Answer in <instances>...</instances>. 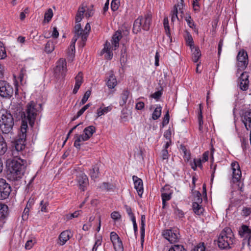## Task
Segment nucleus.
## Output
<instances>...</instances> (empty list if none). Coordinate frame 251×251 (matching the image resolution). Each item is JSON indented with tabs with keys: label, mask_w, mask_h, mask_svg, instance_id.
<instances>
[{
	"label": "nucleus",
	"mask_w": 251,
	"mask_h": 251,
	"mask_svg": "<svg viewBox=\"0 0 251 251\" xmlns=\"http://www.w3.org/2000/svg\"><path fill=\"white\" fill-rule=\"evenodd\" d=\"M26 163L25 160L20 158L8 159L7 166L9 171L8 179L15 181L22 178L26 169Z\"/></svg>",
	"instance_id": "nucleus-1"
},
{
	"label": "nucleus",
	"mask_w": 251,
	"mask_h": 251,
	"mask_svg": "<svg viewBox=\"0 0 251 251\" xmlns=\"http://www.w3.org/2000/svg\"><path fill=\"white\" fill-rule=\"evenodd\" d=\"M235 242V239L231 229L228 227L224 228L218 238L219 248L223 250H228L232 247Z\"/></svg>",
	"instance_id": "nucleus-2"
},
{
	"label": "nucleus",
	"mask_w": 251,
	"mask_h": 251,
	"mask_svg": "<svg viewBox=\"0 0 251 251\" xmlns=\"http://www.w3.org/2000/svg\"><path fill=\"white\" fill-rule=\"evenodd\" d=\"M85 12V9L83 5L80 6L77 11L75 16V25L74 27V32L76 34H79V32L80 34H82V40L84 42L87 40L89 32L91 29V27L89 23H87L84 29H82L80 24V21L84 17V15Z\"/></svg>",
	"instance_id": "nucleus-3"
},
{
	"label": "nucleus",
	"mask_w": 251,
	"mask_h": 251,
	"mask_svg": "<svg viewBox=\"0 0 251 251\" xmlns=\"http://www.w3.org/2000/svg\"><path fill=\"white\" fill-rule=\"evenodd\" d=\"M14 124V118L10 111L6 109L0 110V128L2 133L10 132Z\"/></svg>",
	"instance_id": "nucleus-4"
},
{
	"label": "nucleus",
	"mask_w": 251,
	"mask_h": 251,
	"mask_svg": "<svg viewBox=\"0 0 251 251\" xmlns=\"http://www.w3.org/2000/svg\"><path fill=\"white\" fill-rule=\"evenodd\" d=\"M152 17L151 13L149 12L145 15L144 19L142 17H138L134 21L133 32L135 34H137L141 31V28L146 31L149 30L151 23Z\"/></svg>",
	"instance_id": "nucleus-5"
},
{
	"label": "nucleus",
	"mask_w": 251,
	"mask_h": 251,
	"mask_svg": "<svg viewBox=\"0 0 251 251\" xmlns=\"http://www.w3.org/2000/svg\"><path fill=\"white\" fill-rule=\"evenodd\" d=\"M41 109V105L34 101H30L26 105L25 112L24 113V117H26L29 125L33 126L37 115Z\"/></svg>",
	"instance_id": "nucleus-6"
},
{
	"label": "nucleus",
	"mask_w": 251,
	"mask_h": 251,
	"mask_svg": "<svg viewBox=\"0 0 251 251\" xmlns=\"http://www.w3.org/2000/svg\"><path fill=\"white\" fill-rule=\"evenodd\" d=\"M13 86L5 81L0 80V96L6 99L10 98L13 94Z\"/></svg>",
	"instance_id": "nucleus-7"
},
{
	"label": "nucleus",
	"mask_w": 251,
	"mask_h": 251,
	"mask_svg": "<svg viewBox=\"0 0 251 251\" xmlns=\"http://www.w3.org/2000/svg\"><path fill=\"white\" fill-rule=\"evenodd\" d=\"M67 71V63L65 59L60 58L57 62L54 69V75L57 78H64Z\"/></svg>",
	"instance_id": "nucleus-8"
},
{
	"label": "nucleus",
	"mask_w": 251,
	"mask_h": 251,
	"mask_svg": "<svg viewBox=\"0 0 251 251\" xmlns=\"http://www.w3.org/2000/svg\"><path fill=\"white\" fill-rule=\"evenodd\" d=\"M76 181L79 189L84 191L89 184L88 177L85 173L81 171L77 172Z\"/></svg>",
	"instance_id": "nucleus-9"
},
{
	"label": "nucleus",
	"mask_w": 251,
	"mask_h": 251,
	"mask_svg": "<svg viewBox=\"0 0 251 251\" xmlns=\"http://www.w3.org/2000/svg\"><path fill=\"white\" fill-rule=\"evenodd\" d=\"M163 237L170 243L176 242L178 240V234L177 229H166L162 233Z\"/></svg>",
	"instance_id": "nucleus-10"
},
{
	"label": "nucleus",
	"mask_w": 251,
	"mask_h": 251,
	"mask_svg": "<svg viewBox=\"0 0 251 251\" xmlns=\"http://www.w3.org/2000/svg\"><path fill=\"white\" fill-rule=\"evenodd\" d=\"M238 66L240 70L245 69L249 62L248 56L246 51L244 50L240 51L237 56Z\"/></svg>",
	"instance_id": "nucleus-11"
},
{
	"label": "nucleus",
	"mask_w": 251,
	"mask_h": 251,
	"mask_svg": "<svg viewBox=\"0 0 251 251\" xmlns=\"http://www.w3.org/2000/svg\"><path fill=\"white\" fill-rule=\"evenodd\" d=\"M11 192V187L6 183V180L0 178V200H4L8 198Z\"/></svg>",
	"instance_id": "nucleus-12"
},
{
	"label": "nucleus",
	"mask_w": 251,
	"mask_h": 251,
	"mask_svg": "<svg viewBox=\"0 0 251 251\" xmlns=\"http://www.w3.org/2000/svg\"><path fill=\"white\" fill-rule=\"evenodd\" d=\"M75 36L72 39L71 43V45L69 48V51L68 52V55L69 57V59L72 61L73 60V58L75 56V43L76 41H77V39L78 38H81V40H82V34H80V33L79 34H76L75 32ZM82 46H84L85 45V42L86 41H82Z\"/></svg>",
	"instance_id": "nucleus-13"
},
{
	"label": "nucleus",
	"mask_w": 251,
	"mask_h": 251,
	"mask_svg": "<svg viewBox=\"0 0 251 251\" xmlns=\"http://www.w3.org/2000/svg\"><path fill=\"white\" fill-rule=\"evenodd\" d=\"M249 75L247 72H243L240 77V83L239 87L242 91H246L249 86Z\"/></svg>",
	"instance_id": "nucleus-14"
},
{
	"label": "nucleus",
	"mask_w": 251,
	"mask_h": 251,
	"mask_svg": "<svg viewBox=\"0 0 251 251\" xmlns=\"http://www.w3.org/2000/svg\"><path fill=\"white\" fill-rule=\"evenodd\" d=\"M231 168L232 170L233 181L239 182L241 176V171L240 169L239 165L237 162L231 163Z\"/></svg>",
	"instance_id": "nucleus-15"
},
{
	"label": "nucleus",
	"mask_w": 251,
	"mask_h": 251,
	"mask_svg": "<svg viewBox=\"0 0 251 251\" xmlns=\"http://www.w3.org/2000/svg\"><path fill=\"white\" fill-rule=\"evenodd\" d=\"M72 236L71 231L69 230L62 232L58 237V244L60 246L64 245Z\"/></svg>",
	"instance_id": "nucleus-16"
},
{
	"label": "nucleus",
	"mask_w": 251,
	"mask_h": 251,
	"mask_svg": "<svg viewBox=\"0 0 251 251\" xmlns=\"http://www.w3.org/2000/svg\"><path fill=\"white\" fill-rule=\"evenodd\" d=\"M132 179L134 181V188L136 189L138 195L141 197L144 191L142 180L135 176H132Z\"/></svg>",
	"instance_id": "nucleus-17"
},
{
	"label": "nucleus",
	"mask_w": 251,
	"mask_h": 251,
	"mask_svg": "<svg viewBox=\"0 0 251 251\" xmlns=\"http://www.w3.org/2000/svg\"><path fill=\"white\" fill-rule=\"evenodd\" d=\"M242 121L247 130L251 129V109L246 111L242 117Z\"/></svg>",
	"instance_id": "nucleus-18"
},
{
	"label": "nucleus",
	"mask_w": 251,
	"mask_h": 251,
	"mask_svg": "<svg viewBox=\"0 0 251 251\" xmlns=\"http://www.w3.org/2000/svg\"><path fill=\"white\" fill-rule=\"evenodd\" d=\"M238 233L243 239H251V229L246 225H242L239 228Z\"/></svg>",
	"instance_id": "nucleus-19"
},
{
	"label": "nucleus",
	"mask_w": 251,
	"mask_h": 251,
	"mask_svg": "<svg viewBox=\"0 0 251 251\" xmlns=\"http://www.w3.org/2000/svg\"><path fill=\"white\" fill-rule=\"evenodd\" d=\"M121 31H117L113 35L112 39V50H116L119 46V41L122 38Z\"/></svg>",
	"instance_id": "nucleus-20"
},
{
	"label": "nucleus",
	"mask_w": 251,
	"mask_h": 251,
	"mask_svg": "<svg viewBox=\"0 0 251 251\" xmlns=\"http://www.w3.org/2000/svg\"><path fill=\"white\" fill-rule=\"evenodd\" d=\"M75 83L73 91V93L74 94H75L77 92L83 82V74L81 72H79L75 76Z\"/></svg>",
	"instance_id": "nucleus-21"
},
{
	"label": "nucleus",
	"mask_w": 251,
	"mask_h": 251,
	"mask_svg": "<svg viewBox=\"0 0 251 251\" xmlns=\"http://www.w3.org/2000/svg\"><path fill=\"white\" fill-rule=\"evenodd\" d=\"M74 146L77 149H80L81 143L88 140L84 134H76L74 137Z\"/></svg>",
	"instance_id": "nucleus-22"
},
{
	"label": "nucleus",
	"mask_w": 251,
	"mask_h": 251,
	"mask_svg": "<svg viewBox=\"0 0 251 251\" xmlns=\"http://www.w3.org/2000/svg\"><path fill=\"white\" fill-rule=\"evenodd\" d=\"M117 79L113 72H111L107 78L106 85L109 89H113L117 85Z\"/></svg>",
	"instance_id": "nucleus-23"
},
{
	"label": "nucleus",
	"mask_w": 251,
	"mask_h": 251,
	"mask_svg": "<svg viewBox=\"0 0 251 251\" xmlns=\"http://www.w3.org/2000/svg\"><path fill=\"white\" fill-rule=\"evenodd\" d=\"M8 207L6 205L0 203V222H2L8 214Z\"/></svg>",
	"instance_id": "nucleus-24"
},
{
	"label": "nucleus",
	"mask_w": 251,
	"mask_h": 251,
	"mask_svg": "<svg viewBox=\"0 0 251 251\" xmlns=\"http://www.w3.org/2000/svg\"><path fill=\"white\" fill-rule=\"evenodd\" d=\"M25 138L21 136L20 140L16 141L15 144V150L16 152L22 151L25 148Z\"/></svg>",
	"instance_id": "nucleus-25"
},
{
	"label": "nucleus",
	"mask_w": 251,
	"mask_h": 251,
	"mask_svg": "<svg viewBox=\"0 0 251 251\" xmlns=\"http://www.w3.org/2000/svg\"><path fill=\"white\" fill-rule=\"evenodd\" d=\"M103 106H104V104L102 103V105L97 109V115L98 117L107 113L111 111L112 109L111 106H108L107 107H103Z\"/></svg>",
	"instance_id": "nucleus-26"
},
{
	"label": "nucleus",
	"mask_w": 251,
	"mask_h": 251,
	"mask_svg": "<svg viewBox=\"0 0 251 251\" xmlns=\"http://www.w3.org/2000/svg\"><path fill=\"white\" fill-rule=\"evenodd\" d=\"M27 122H28L27 119L26 117H22V125L21 127V131L22 132L21 136L23 138H25L26 129L28 127Z\"/></svg>",
	"instance_id": "nucleus-27"
},
{
	"label": "nucleus",
	"mask_w": 251,
	"mask_h": 251,
	"mask_svg": "<svg viewBox=\"0 0 251 251\" xmlns=\"http://www.w3.org/2000/svg\"><path fill=\"white\" fill-rule=\"evenodd\" d=\"M96 132V128L93 126H89L86 128H85L83 130V132L84 135L88 139L90 138V137L93 135V134Z\"/></svg>",
	"instance_id": "nucleus-28"
},
{
	"label": "nucleus",
	"mask_w": 251,
	"mask_h": 251,
	"mask_svg": "<svg viewBox=\"0 0 251 251\" xmlns=\"http://www.w3.org/2000/svg\"><path fill=\"white\" fill-rule=\"evenodd\" d=\"M192 53V60L194 62H197L199 60L200 56H201V53L200 52V50L198 48L195 47L194 48H192L191 49Z\"/></svg>",
	"instance_id": "nucleus-29"
},
{
	"label": "nucleus",
	"mask_w": 251,
	"mask_h": 251,
	"mask_svg": "<svg viewBox=\"0 0 251 251\" xmlns=\"http://www.w3.org/2000/svg\"><path fill=\"white\" fill-rule=\"evenodd\" d=\"M99 167L98 164H96L93 166L92 169L90 170V175L92 179H95L99 176Z\"/></svg>",
	"instance_id": "nucleus-30"
},
{
	"label": "nucleus",
	"mask_w": 251,
	"mask_h": 251,
	"mask_svg": "<svg viewBox=\"0 0 251 251\" xmlns=\"http://www.w3.org/2000/svg\"><path fill=\"white\" fill-rule=\"evenodd\" d=\"M102 51L106 53L107 55L106 57L107 59H111L112 58L113 53L111 51L110 44L108 42H106Z\"/></svg>",
	"instance_id": "nucleus-31"
},
{
	"label": "nucleus",
	"mask_w": 251,
	"mask_h": 251,
	"mask_svg": "<svg viewBox=\"0 0 251 251\" xmlns=\"http://www.w3.org/2000/svg\"><path fill=\"white\" fill-rule=\"evenodd\" d=\"M193 209L195 214L201 215L203 212L204 209L201 205V203H193Z\"/></svg>",
	"instance_id": "nucleus-32"
},
{
	"label": "nucleus",
	"mask_w": 251,
	"mask_h": 251,
	"mask_svg": "<svg viewBox=\"0 0 251 251\" xmlns=\"http://www.w3.org/2000/svg\"><path fill=\"white\" fill-rule=\"evenodd\" d=\"M7 150V144L3 137L0 135V155L4 154Z\"/></svg>",
	"instance_id": "nucleus-33"
},
{
	"label": "nucleus",
	"mask_w": 251,
	"mask_h": 251,
	"mask_svg": "<svg viewBox=\"0 0 251 251\" xmlns=\"http://www.w3.org/2000/svg\"><path fill=\"white\" fill-rule=\"evenodd\" d=\"M202 106L201 105V104H199V110L198 111V122H199V130L201 131L202 129V125L203 124V120H202V118H203V117H202Z\"/></svg>",
	"instance_id": "nucleus-34"
},
{
	"label": "nucleus",
	"mask_w": 251,
	"mask_h": 251,
	"mask_svg": "<svg viewBox=\"0 0 251 251\" xmlns=\"http://www.w3.org/2000/svg\"><path fill=\"white\" fill-rule=\"evenodd\" d=\"M185 39L186 41V43L188 46H190V48H194V41L193 40V38L189 32L186 31L185 35Z\"/></svg>",
	"instance_id": "nucleus-35"
},
{
	"label": "nucleus",
	"mask_w": 251,
	"mask_h": 251,
	"mask_svg": "<svg viewBox=\"0 0 251 251\" xmlns=\"http://www.w3.org/2000/svg\"><path fill=\"white\" fill-rule=\"evenodd\" d=\"M171 193L162 192L161 198L162 200L163 208H164L166 206V202L171 199Z\"/></svg>",
	"instance_id": "nucleus-36"
},
{
	"label": "nucleus",
	"mask_w": 251,
	"mask_h": 251,
	"mask_svg": "<svg viewBox=\"0 0 251 251\" xmlns=\"http://www.w3.org/2000/svg\"><path fill=\"white\" fill-rule=\"evenodd\" d=\"M54 50V45L53 42L49 40L45 45V51L47 53H51Z\"/></svg>",
	"instance_id": "nucleus-37"
},
{
	"label": "nucleus",
	"mask_w": 251,
	"mask_h": 251,
	"mask_svg": "<svg viewBox=\"0 0 251 251\" xmlns=\"http://www.w3.org/2000/svg\"><path fill=\"white\" fill-rule=\"evenodd\" d=\"M129 95V92L127 90H125L123 91L121 96V101H120V104L123 105L126 104L127 100L128 98V96Z\"/></svg>",
	"instance_id": "nucleus-38"
},
{
	"label": "nucleus",
	"mask_w": 251,
	"mask_h": 251,
	"mask_svg": "<svg viewBox=\"0 0 251 251\" xmlns=\"http://www.w3.org/2000/svg\"><path fill=\"white\" fill-rule=\"evenodd\" d=\"M162 107L160 106H157L153 111L152 114V118L155 120L158 119L161 114Z\"/></svg>",
	"instance_id": "nucleus-39"
},
{
	"label": "nucleus",
	"mask_w": 251,
	"mask_h": 251,
	"mask_svg": "<svg viewBox=\"0 0 251 251\" xmlns=\"http://www.w3.org/2000/svg\"><path fill=\"white\" fill-rule=\"evenodd\" d=\"M185 20L186 21L188 26L192 28H195L196 27V25L193 22V19H192L189 13L186 14V16L185 17Z\"/></svg>",
	"instance_id": "nucleus-40"
},
{
	"label": "nucleus",
	"mask_w": 251,
	"mask_h": 251,
	"mask_svg": "<svg viewBox=\"0 0 251 251\" xmlns=\"http://www.w3.org/2000/svg\"><path fill=\"white\" fill-rule=\"evenodd\" d=\"M163 25L166 35L169 37H170L171 33L170 31V26L169 25V21L168 17H165L164 18Z\"/></svg>",
	"instance_id": "nucleus-41"
},
{
	"label": "nucleus",
	"mask_w": 251,
	"mask_h": 251,
	"mask_svg": "<svg viewBox=\"0 0 251 251\" xmlns=\"http://www.w3.org/2000/svg\"><path fill=\"white\" fill-rule=\"evenodd\" d=\"M115 251H123L124 247L122 242L121 240L113 243Z\"/></svg>",
	"instance_id": "nucleus-42"
},
{
	"label": "nucleus",
	"mask_w": 251,
	"mask_h": 251,
	"mask_svg": "<svg viewBox=\"0 0 251 251\" xmlns=\"http://www.w3.org/2000/svg\"><path fill=\"white\" fill-rule=\"evenodd\" d=\"M141 226L140 227V233H141V245H143V243L144 241V237H145V221H141Z\"/></svg>",
	"instance_id": "nucleus-43"
},
{
	"label": "nucleus",
	"mask_w": 251,
	"mask_h": 251,
	"mask_svg": "<svg viewBox=\"0 0 251 251\" xmlns=\"http://www.w3.org/2000/svg\"><path fill=\"white\" fill-rule=\"evenodd\" d=\"M192 168L194 170H196L197 168L200 167L201 168H202V164H201V158L199 159H194V163L192 164Z\"/></svg>",
	"instance_id": "nucleus-44"
},
{
	"label": "nucleus",
	"mask_w": 251,
	"mask_h": 251,
	"mask_svg": "<svg viewBox=\"0 0 251 251\" xmlns=\"http://www.w3.org/2000/svg\"><path fill=\"white\" fill-rule=\"evenodd\" d=\"M53 16V12L51 8H49L45 13L44 21H47V22L50 21Z\"/></svg>",
	"instance_id": "nucleus-45"
},
{
	"label": "nucleus",
	"mask_w": 251,
	"mask_h": 251,
	"mask_svg": "<svg viewBox=\"0 0 251 251\" xmlns=\"http://www.w3.org/2000/svg\"><path fill=\"white\" fill-rule=\"evenodd\" d=\"M169 251H186V250L182 245H174L169 249Z\"/></svg>",
	"instance_id": "nucleus-46"
},
{
	"label": "nucleus",
	"mask_w": 251,
	"mask_h": 251,
	"mask_svg": "<svg viewBox=\"0 0 251 251\" xmlns=\"http://www.w3.org/2000/svg\"><path fill=\"white\" fill-rule=\"evenodd\" d=\"M194 198L193 202H196L197 203H201L202 200L201 196V194L199 191H196L194 192Z\"/></svg>",
	"instance_id": "nucleus-47"
},
{
	"label": "nucleus",
	"mask_w": 251,
	"mask_h": 251,
	"mask_svg": "<svg viewBox=\"0 0 251 251\" xmlns=\"http://www.w3.org/2000/svg\"><path fill=\"white\" fill-rule=\"evenodd\" d=\"M40 209L42 212H47V207L49 206V202L47 201L42 200L40 202Z\"/></svg>",
	"instance_id": "nucleus-48"
},
{
	"label": "nucleus",
	"mask_w": 251,
	"mask_h": 251,
	"mask_svg": "<svg viewBox=\"0 0 251 251\" xmlns=\"http://www.w3.org/2000/svg\"><path fill=\"white\" fill-rule=\"evenodd\" d=\"M206 248L203 243H200L195 246L192 251H206Z\"/></svg>",
	"instance_id": "nucleus-49"
},
{
	"label": "nucleus",
	"mask_w": 251,
	"mask_h": 251,
	"mask_svg": "<svg viewBox=\"0 0 251 251\" xmlns=\"http://www.w3.org/2000/svg\"><path fill=\"white\" fill-rule=\"evenodd\" d=\"M91 91L87 90L84 94L80 102V105H83L84 103H86V102L87 101L88 98L91 95Z\"/></svg>",
	"instance_id": "nucleus-50"
},
{
	"label": "nucleus",
	"mask_w": 251,
	"mask_h": 251,
	"mask_svg": "<svg viewBox=\"0 0 251 251\" xmlns=\"http://www.w3.org/2000/svg\"><path fill=\"white\" fill-rule=\"evenodd\" d=\"M183 3V0H180V1L174 6V9H176L177 10V12L179 11L181 14H183V11L182 10V9L184 6Z\"/></svg>",
	"instance_id": "nucleus-51"
},
{
	"label": "nucleus",
	"mask_w": 251,
	"mask_h": 251,
	"mask_svg": "<svg viewBox=\"0 0 251 251\" xmlns=\"http://www.w3.org/2000/svg\"><path fill=\"white\" fill-rule=\"evenodd\" d=\"M251 213V208L244 207L241 212V215L244 217H247Z\"/></svg>",
	"instance_id": "nucleus-52"
},
{
	"label": "nucleus",
	"mask_w": 251,
	"mask_h": 251,
	"mask_svg": "<svg viewBox=\"0 0 251 251\" xmlns=\"http://www.w3.org/2000/svg\"><path fill=\"white\" fill-rule=\"evenodd\" d=\"M110 240L112 243H114L120 240V239L117 233L113 231L110 233Z\"/></svg>",
	"instance_id": "nucleus-53"
},
{
	"label": "nucleus",
	"mask_w": 251,
	"mask_h": 251,
	"mask_svg": "<svg viewBox=\"0 0 251 251\" xmlns=\"http://www.w3.org/2000/svg\"><path fill=\"white\" fill-rule=\"evenodd\" d=\"M6 56V53L5 48L0 44V59H2Z\"/></svg>",
	"instance_id": "nucleus-54"
},
{
	"label": "nucleus",
	"mask_w": 251,
	"mask_h": 251,
	"mask_svg": "<svg viewBox=\"0 0 251 251\" xmlns=\"http://www.w3.org/2000/svg\"><path fill=\"white\" fill-rule=\"evenodd\" d=\"M169 119H170V116H169V112L167 111L163 118V120L162 121L163 126H165L169 123Z\"/></svg>",
	"instance_id": "nucleus-55"
},
{
	"label": "nucleus",
	"mask_w": 251,
	"mask_h": 251,
	"mask_svg": "<svg viewBox=\"0 0 251 251\" xmlns=\"http://www.w3.org/2000/svg\"><path fill=\"white\" fill-rule=\"evenodd\" d=\"M171 136H172V131L170 128L168 130H167L165 131L164 134V137L167 140H171Z\"/></svg>",
	"instance_id": "nucleus-56"
},
{
	"label": "nucleus",
	"mask_w": 251,
	"mask_h": 251,
	"mask_svg": "<svg viewBox=\"0 0 251 251\" xmlns=\"http://www.w3.org/2000/svg\"><path fill=\"white\" fill-rule=\"evenodd\" d=\"M111 217L114 220H118L121 217L120 214L117 211H114L111 214Z\"/></svg>",
	"instance_id": "nucleus-57"
},
{
	"label": "nucleus",
	"mask_w": 251,
	"mask_h": 251,
	"mask_svg": "<svg viewBox=\"0 0 251 251\" xmlns=\"http://www.w3.org/2000/svg\"><path fill=\"white\" fill-rule=\"evenodd\" d=\"M162 93L161 91H158L154 93L151 95V97L156 100H158L162 96Z\"/></svg>",
	"instance_id": "nucleus-58"
},
{
	"label": "nucleus",
	"mask_w": 251,
	"mask_h": 251,
	"mask_svg": "<svg viewBox=\"0 0 251 251\" xmlns=\"http://www.w3.org/2000/svg\"><path fill=\"white\" fill-rule=\"evenodd\" d=\"M111 8L113 11H116L118 9V0H112L111 3Z\"/></svg>",
	"instance_id": "nucleus-59"
},
{
	"label": "nucleus",
	"mask_w": 251,
	"mask_h": 251,
	"mask_svg": "<svg viewBox=\"0 0 251 251\" xmlns=\"http://www.w3.org/2000/svg\"><path fill=\"white\" fill-rule=\"evenodd\" d=\"M177 13H178V12H177V10L176 9H174L173 11H172V17H171V20H172V22H174V21H175L176 19L178 20V18L177 16Z\"/></svg>",
	"instance_id": "nucleus-60"
},
{
	"label": "nucleus",
	"mask_w": 251,
	"mask_h": 251,
	"mask_svg": "<svg viewBox=\"0 0 251 251\" xmlns=\"http://www.w3.org/2000/svg\"><path fill=\"white\" fill-rule=\"evenodd\" d=\"M80 212L81 211H75L73 213L67 215V219H72V218L77 217L78 215L80 214Z\"/></svg>",
	"instance_id": "nucleus-61"
},
{
	"label": "nucleus",
	"mask_w": 251,
	"mask_h": 251,
	"mask_svg": "<svg viewBox=\"0 0 251 251\" xmlns=\"http://www.w3.org/2000/svg\"><path fill=\"white\" fill-rule=\"evenodd\" d=\"M161 157L163 160L167 159L169 157V153L168 150L163 149L161 151Z\"/></svg>",
	"instance_id": "nucleus-62"
},
{
	"label": "nucleus",
	"mask_w": 251,
	"mask_h": 251,
	"mask_svg": "<svg viewBox=\"0 0 251 251\" xmlns=\"http://www.w3.org/2000/svg\"><path fill=\"white\" fill-rule=\"evenodd\" d=\"M193 8L195 12H198L200 11V5L198 1H193Z\"/></svg>",
	"instance_id": "nucleus-63"
},
{
	"label": "nucleus",
	"mask_w": 251,
	"mask_h": 251,
	"mask_svg": "<svg viewBox=\"0 0 251 251\" xmlns=\"http://www.w3.org/2000/svg\"><path fill=\"white\" fill-rule=\"evenodd\" d=\"M251 239H243V242H242V246L243 248H245L246 246H247L248 247H250L251 246L250 245V241Z\"/></svg>",
	"instance_id": "nucleus-64"
}]
</instances>
